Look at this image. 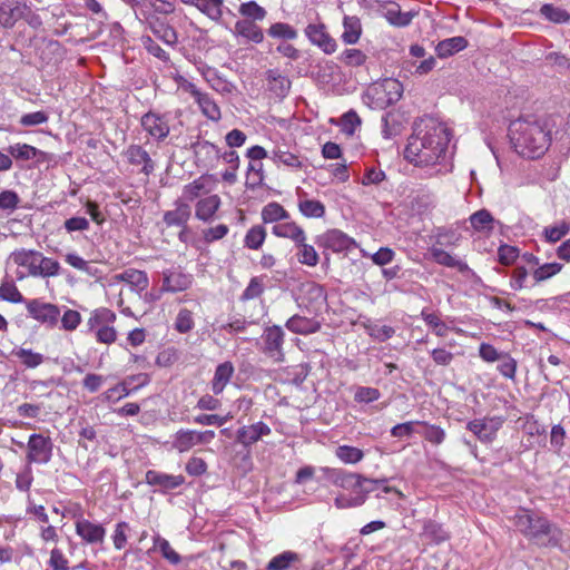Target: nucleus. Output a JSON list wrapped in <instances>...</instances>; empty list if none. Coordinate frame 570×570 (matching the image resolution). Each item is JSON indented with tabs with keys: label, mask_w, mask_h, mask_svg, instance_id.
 Wrapping results in <instances>:
<instances>
[{
	"label": "nucleus",
	"mask_w": 570,
	"mask_h": 570,
	"mask_svg": "<svg viewBox=\"0 0 570 570\" xmlns=\"http://www.w3.org/2000/svg\"><path fill=\"white\" fill-rule=\"evenodd\" d=\"M450 136L444 124L428 119L423 128H416L410 136L404 156L416 166L434 165L445 154Z\"/></svg>",
	"instance_id": "1"
},
{
	"label": "nucleus",
	"mask_w": 570,
	"mask_h": 570,
	"mask_svg": "<svg viewBox=\"0 0 570 570\" xmlns=\"http://www.w3.org/2000/svg\"><path fill=\"white\" fill-rule=\"evenodd\" d=\"M509 138L514 150L530 159L543 156L551 141L550 131L533 116L511 121Z\"/></svg>",
	"instance_id": "2"
},
{
	"label": "nucleus",
	"mask_w": 570,
	"mask_h": 570,
	"mask_svg": "<svg viewBox=\"0 0 570 570\" xmlns=\"http://www.w3.org/2000/svg\"><path fill=\"white\" fill-rule=\"evenodd\" d=\"M326 480L333 485L351 491L354 495L338 494L334 499L337 509L358 508L366 502L367 495L386 479H370L360 473L347 472L343 469L324 468Z\"/></svg>",
	"instance_id": "3"
},
{
	"label": "nucleus",
	"mask_w": 570,
	"mask_h": 570,
	"mask_svg": "<svg viewBox=\"0 0 570 570\" xmlns=\"http://www.w3.org/2000/svg\"><path fill=\"white\" fill-rule=\"evenodd\" d=\"M514 527L529 540L542 547H558L562 539L561 529L546 517L521 509L513 517Z\"/></svg>",
	"instance_id": "4"
},
{
	"label": "nucleus",
	"mask_w": 570,
	"mask_h": 570,
	"mask_svg": "<svg viewBox=\"0 0 570 570\" xmlns=\"http://www.w3.org/2000/svg\"><path fill=\"white\" fill-rule=\"evenodd\" d=\"M402 94V83L396 79L389 78L370 88L364 95V98H372L375 107L383 108L397 102Z\"/></svg>",
	"instance_id": "5"
},
{
	"label": "nucleus",
	"mask_w": 570,
	"mask_h": 570,
	"mask_svg": "<svg viewBox=\"0 0 570 570\" xmlns=\"http://www.w3.org/2000/svg\"><path fill=\"white\" fill-rule=\"evenodd\" d=\"M28 315L48 328H55L60 318V308L38 298L26 302Z\"/></svg>",
	"instance_id": "6"
},
{
	"label": "nucleus",
	"mask_w": 570,
	"mask_h": 570,
	"mask_svg": "<svg viewBox=\"0 0 570 570\" xmlns=\"http://www.w3.org/2000/svg\"><path fill=\"white\" fill-rule=\"evenodd\" d=\"M53 442L50 436L33 433L29 436L27 443L26 459L29 464H47L51 461Z\"/></svg>",
	"instance_id": "7"
},
{
	"label": "nucleus",
	"mask_w": 570,
	"mask_h": 570,
	"mask_svg": "<svg viewBox=\"0 0 570 570\" xmlns=\"http://www.w3.org/2000/svg\"><path fill=\"white\" fill-rule=\"evenodd\" d=\"M503 423L504 419L501 416H485L469 421L466 429L472 432L480 442L491 443Z\"/></svg>",
	"instance_id": "8"
},
{
	"label": "nucleus",
	"mask_w": 570,
	"mask_h": 570,
	"mask_svg": "<svg viewBox=\"0 0 570 570\" xmlns=\"http://www.w3.org/2000/svg\"><path fill=\"white\" fill-rule=\"evenodd\" d=\"M215 438L213 430L195 431V430H179L174 435L173 446L180 453L187 452L195 445L208 444Z\"/></svg>",
	"instance_id": "9"
},
{
	"label": "nucleus",
	"mask_w": 570,
	"mask_h": 570,
	"mask_svg": "<svg viewBox=\"0 0 570 570\" xmlns=\"http://www.w3.org/2000/svg\"><path fill=\"white\" fill-rule=\"evenodd\" d=\"M285 333L278 325L268 326L262 335L264 346L263 352L275 362H283L285 358L283 344Z\"/></svg>",
	"instance_id": "10"
},
{
	"label": "nucleus",
	"mask_w": 570,
	"mask_h": 570,
	"mask_svg": "<svg viewBox=\"0 0 570 570\" xmlns=\"http://www.w3.org/2000/svg\"><path fill=\"white\" fill-rule=\"evenodd\" d=\"M140 124L144 130H146L157 141L165 140L170 132L167 117L158 112H146L142 115Z\"/></svg>",
	"instance_id": "11"
},
{
	"label": "nucleus",
	"mask_w": 570,
	"mask_h": 570,
	"mask_svg": "<svg viewBox=\"0 0 570 570\" xmlns=\"http://www.w3.org/2000/svg\"><path fill=\"white\" fill-rule=\"evenodd\" d=\"M29 11L24 0H4L0 4V24L12 28Z\"/></svg>",
	"instance_id": "12"
},
{
	"label": "nucleus",
	"mask_w": 570,
	"mask_h": 570,
	"mask_svg": "<svg viewBox=\"0 0 570 570\" xmlns=\"http://www.w3.org/2000/svg\"><path fill=\"white\" fill-rule=\"evenodd\" d=\"M320 246L334 253L348 252L356 246L355 240L340 229H330L318 237Z\"/></svg>",
	"instance_id": "13"
},
{
	"label": "nucleus",
	"mask_w": 570,
	"mask_h": 570,
	"mask_svg": "<svg viewBox=\"0 0 570 570\" xmlns=\"http://www.w3.org/2000/svg\"><path fill=\"white\" fill-rule=\"evenodd\" d=\"M145 482L153 487H158L159 491L166 493L167 491L177 489L185 483V476L181 474L173 475L156 470H148L145 474Z\"/></svg>",
	"instance_id": "14"
},
{
	"label": "nucleus",
	"mask_w": 570,
	"mask_h": 570,
	"mask_svg": "<svg viewBox=\"0 0 570 570\" xmlns=\"http://www.w3.org/2000/svg\"><path fill=\"white\" fill-rule=\"evenodd\" d=\"M124 156L128 163L132 166H141L140 173L145 176H149L154 173L156 164L151 159L150 155L140 145L131 144L124 151Z\"/></svg>",
	"instance_id": "15"
},
{
	"label": "nucleus",
	"mask_w": 570,
	"mask_h": 570,
	"mask_svg": "<svg viewBox=\"0 0 570 570\" xmlns=\"http://www.w3.org/2000/svg\"><path fill=\"white\" fill-rule=\"evenodd\" d=\"M146 24L153 35L166 45L175 46L178 42L177 32L164 19L151 14L146 18Z\"/></svg>",
	"instance_id": "16"
},
{
	"label": "nucleus",
	"mask_w": 570,
	"mask_h": 570,
	"mask_svg": "<svg viewBox=\"0 0 570 570\" xmlns=\"http://www.w3.org/2000/svg\"><path fill=\"white\" fill-rule=\"evenodd\" d=\"M271 432V428L266 423L259 421L252 425L238 429L236 433V441L243 446L249 448L258 442L263 436L269 435Z\"/></svg>",
	"instance_id": "17"
},
{
	"label": "nucleus",
	"mask_w": 570,
	"mask_h": 570,
	"mask_svg": "<svg viewBox=\"0 0 570 570\" xmlns=\"http://www.w3.org/2000/svg\"><path fill=\"white\" fill-rule=\"evenodd\" d=\"M191 148L198 166L209 167L220 159V149L208 140H197Z\"/></svg>",
	"instance_id": "18"
},
{
	"label": "nucleus",
	"mask_w": 570,
	"mask_h": 570,
	"mask_svg": "<svg viewBox=\"0 0 570 570\" xmlns=\"http://www.w3.org/2000/svg\"><path fill=\"white\" fill-rule=\"evenodd\" d=\"M174 206V209L164 213V224L167 227H185L191 216V207L184 199H176Z\"/></svg>",
	"instance_id": "19"
},
{
	"label": "nucleus",
	"mask_w": 570,
	"mask_h": 570,
	"mask_svg": "<svg viewBox=\"0 0 570 570\" xmlns=\"http://www.w3.org/2000/svg\"><path fill=\"white\" fill-rule=\"evenodd\" d=\"M76 533L89 544L102 543L106 529L101 524L94 523L87 519H80L76 522Z\"/></svg>",
	"instance_id": "20"
},
{
	"label": "nucleus",
	"mask_w": 570,
	"mask_h": 570,
	"mask_svg": "<svg viewBox=\"0 0 570 570\" xmlns=\"http://www.w3.org/2000/svg\"><path fill=\"white\" fill-rule=\"evenodd\" d=\"M305 32L309 41L325 53L331 55L336 50V41L326 32L323 24H308Z\"/></svg>",
	"instance_id": "21"
},
{
	"label": "nucleus",
	"mask_w": 570,
	"mask_h": 570,
	"mask_svg": "<svg viewBox=\"0 0 570 570\" xmlns=\"http://www.w3.org/2000/svg\"><path fill=\"white\" fill-rule=\"evenodd\" d=\"M189 92L199 106L204 116L213 121H218L220 119V109L208 94L200 91L194 85H190Z\"/></svg>",
	"instance_id": "22"
},
{
	"label": "nucleus",
	"mask_w": 570,
	"mask_h": 570,
	"mask_svg": "<svg viewBox=\"0 0 570 570\" xmlns=\"http://www.w3.org/2000/svg\"><path fill=\"white\" fill-rule=\"evenodd\" d=\"M193 284V276L181 272L164 273L163 292H181L189 288Z\"/></svg>",
	"instance_id": "23"
},
{
	"label": "nucleus",
	"mask_w": 570,
	"mask_h": 570,
	"mask_svg": "<svg viewBox=\"0 0 570 570\" xmlns=\"http://www.w3.org/2000/svg\"><path fill=\"white\" fill-rule=\"evenodd\" d=\"M267 87L278 98H284L291 90L292 82L277 69H269L266 71Z\"/></svg>",
	"instance_id": "24"
},
{
	"label": "nucleus",
	"mask_w": 570,
	"mask_h": 570,
	"mask_svg": "<svg viewBox=\"0 0 570 570\" xmlns=\"http://www.w3.org/2000/svg\"><path fill=\"white\" fill-rule=\"evenodd\" d=\"M286 328L295 334L308 335L320 331L321 323L315 318L293 315L285 324Z\"/></svg>",
	"instance_id": "25"
},
{
	"label": "nucleus",
	"mask_w": 570,
	"mask_h": 570,
	"mask_svg": "<svg viewBox=\"0 0 570 570\" xmlns=\"http://www.w3.org/2000/svg\"><path fill=\"white\" fill-rule=\"evenodd\" d=\"M220 204L222 202L218 195H210L199 199L195 206V217L204 223L212 222Z\"/></svg>",
	"instance_id": "26"
},
{
	"label": "nucleus",
	"mask_w": 570,
	"mask_h": 570,
	"mask_svg": "<svg viewBox=\"0 0 570 570\" xmlns=\"http://www.w3.org/2000/svg\"><path fill=\"white\" fill-rule=\"evenodd\" d=\"M7 151L11 155L12 160L17 163L28 161L31 159H43L46 153L28 144H13L7 148Z\"/></svg>",
	"instance_id": "27"
},
{
	"label": "nucleus",
	"mask_w": 570,
	"mask_h": 570,
	"mask_svg": "<svg viewBox=\"0 0 570 570\" xmlns=\"http://www.w3.org/2000/svg\"><path fill=\"white\" fill-rule=\"evenodd\" d=\"M430 254L432 259L439 265L455 268L461 273H465L469 271V266L465 262L456 258L455 256L451 255L450 253L445 252L440 247H431Z\"/></svg>",
	"instance_id": "28"
},
{
	"label": "nucleus",
	"mask_w": 570,
	"mask_h": 570,
	"mask_svg": "<svg viewBox=\"0 0 570 570\" xmlns=\"http://www.w3.org/2000/svg\"><path fill=\"white\" fill-rule=\"evenodd\" d=\"M234 365L232 362L226 361L224 363H220L214 373V377L212 381V391L215 395L220 394L227 383L230 381L233 374H234Z\"/></svg>",
	"instance_id": "29"
},
{
	"label": "nucleus",
	"mask_w": 570,
	"mask_h": 570,
	"mask_svg": "<svg viewBox=\"0 0 570 570\" xmlns=\"http://www.w3.org/2000/svg\"><path fill=\"white\" fill-rule=\"evenodd\" d=\"M235 33L255 43H261L264 40L262 28L249 19L238 20L235 23Z\"/></svg>",
	"instance_id": "30"
},
{
	"label": "nucleus",
	"mask_w": 570,
	"mask_h": 570,
	"mask_svg": "<svg viewBox=\"0 0 570 570\" xmlns=\"http://www.w3.org/2000/svg\"><path fill=\"white\" fill-rule=\"evenodd\" d=\"M423 528L421 535L435 544H440L450 539L449 532L443 525L432 519L422 521Z\"/></svg>",
	"instance_id": "31"
},
{
	"label": "nucleus",
	"mask_w": 570,
	"mask_h": 570,
	"mask_svg": "<svg viewBox=\"0 0 570 570\" xmlns=\"http://www.w3.org/2000/svg\"><path fill=\"white\" fill-rule=\"evenodd\" d=\"M272 232L277 237L289 238L295 244L306 239L305 232L294 222L278 223L273 226Z\"/></svg>",
	"instance_id": "32"
},
{
	"label": "nucleus",
	"mask_w": 570,
	"mask_h": 570,
	"mask_svg": "<svg viewBox=\"0 0 570 570\" xmlns=\"http://www.w3.org/2000/svg\"><path fill=\"white\" fill-rule=\"evenodd\" d=\"M468 40L462 36L444 39L435 47V52L440 58H448L468 47Z\"/></svg>",
	"instance_id": "33"
},
{
	"label": "nucleus",
	"mask_w": 570,
	"mask_h": 570,
	"mask_svg": "<svg viewBox=\"0 0 570 570\" xmlns=\"http://www.w3.org/2000/svg\"><path fill=\"white\" fill-rule=\"evenodd\" d=\"M469 220L474 230L487 234H490L494 230L495 224H500L494 219L492 214L484 208L473 213Z\"/></svg>",
	"instance_id": "34"
},
{
	"label": "nucleus",
	"mask_w": 570,
	"mask_h": 570,
	"mask_svg": "<svg viewBox=\"0 0 570 570\" xmlns=\"http://www.w3.org/2000/svg\"><path fill=\"white\" fill-rule=\"evenodd\" d=\"M119 281L129 284L132 289L142 292L148 286V276L145 272L134 268H128L121 274L116 276Z\"/></svg>",
	"instance_id": "35"
},
{
	"label": "nucleus",
	"mask_w": 570,
	"mask_h": 570,
	"mask_svg": "<svg viewBox=\"0 0 570 570\" xmlns=\"http://www.w3.org/2000/svg\"><path fill=\"white\" fill-rule=\"evenodd\" d=\"M271 159L277 165L282 164L295 169H299L303 166L301 157L285 149V146H276L272 150Z\"/></svg>",
	"instance_id": "36"
},
{
	"label": "nucleus",
	"mask_w": 570,
	"mask_h": 570,
	"mask_svg": "<svg viewBox=\"0 0 570 570\" xmlns=\"http://www.w3.org/2000/svg\"><path fill=\"white\" fill-rule=\"evenodd\" d=\"M344 31L342 39L347 45L356 43L361 37V21L355 16H345L343 19Z\"/></svg>",
	"instance_id": "37"
},
{
	"label": "nucleus",
	"mask_w": 570,
	"mask_h": 570,
	"mask_svg": "<svg viewBox=\"0 0 570 570\" xmlns=\"http://www.w3.org/2000/svg\"><path fill=\"white\" fill-rule=\"evenodd\" d=\"M18 266L28 267L29 274L32 276L33 267H38L37 258L41 257V253L33 249L16 250L10 256Z\"/></svg>",
	"instance_id": "38"
},
{
	"label": "nucleus",
	"mask_w": 570,
	"mask_h": 570,
	"mask_svg": "<svg viewBox=\"0 0 570 570\" xmlns=\"http://www.w3.org/2000/svg\"><path fill=\"white\" fill-rule=\"evenodd\" d=\"M289 218L287 210L278 203L272 202L262 209V219L264 223H277Z\"/></svg>",
	"instance_id": "39"
},
{
	"label": "nucleus",
	"mask_w": 570,
	"mask_h": 570,
	"mask_svg": "<svg viewBox=\"0 0 570 570\" xmlns=\"http://www.w3.org/2000/svg\"><path fill=\"white\" fill-rule=\"evenodd\" d=\"M59 272L60 264L58 261L41 255V257H39L38 267H33L32 276L52 277L57 276Z\"/></svg>",
	"instance_id": "40"
},
{
	"label": "nucleus",
	"mask_w": 570,
	"mask_h": 570,
	"mask_svg": "<svg viewBox=\"0 0 570 570\" xmlns=\"http://www.w3.org/2000/svg\"><path fill=\"white\" fill-rule=\"evenodd\" d=\"M224 0H197L196 8L209 19L218 21L223 16Z\"/></svg>",
	"instance_id": "41"
},
{
	"label": "nucleus",
	"mask_w": 570,
	"mask_h": 570,
	"mask_svg": "<svg viewBox=\"0 0 570 570\" xmlns=\"http://www.w3.org/2000/svg\"><path fill=\"white\" fill-rule=\"evenodd\" d=\"M562 268V265L559 263H547L543 265H538L537 268L532 272L531 286H535L537 284L544 282L552 276L557 275Z\"/></svg>",
	"instance_id": "42"
},
{
	"label": "nucleus",
	"mask_w": 570,
	"mask_h": 570,
	"mask_svg": "<svg viewBox=\"0 0 570 570\" xmlns=\"http://www.w3.org/2000/svg\"><path fill=\"white\" fill-rule=\"evenodd\" d=\"M116 314L111 309L100 307L92 312L88 320V326L90 330H94L96 326H109V324H112L116 321Z\"/></svg>",
	"instance_id": "43"
},
{
	"label": "nucleus",
	"mask_w": 570,
	"mask_h": 570,
	"mask_svg": "<svg viewBox=\"0 0 570 570\" xmlns=\"http://www.w3.org/2000/svg\"><path fill=\"white\" fill-rule=\"evenodd\" d=\"M299 560V557L294 551H284L274 558L266 566V570H287L293 562Z\"/></svg>",
	"instance_id": "44"
},
{
	"label": "nucleus",
	"mask_w": 570,
	"mask_h": 570,
	"mask_svg": "<svg viewBox=\"0 0 570 570\" xmlns=\"http://www.w3.org/2000/svg\"><path fill=\"white\" fill-rule=\"evenodd\" d=\"M298 209L307 218H322L325 215L324 204L316 199L299 200Z\"/></svg>",
	"instance_id": "45"
},
{
	"label": "nucleus",
	"mask_w": 570,
	"mask_h": 570,
	"mask_svg": "<svg viewBox=\"0 0 570 570\" xmlns=\"http://www.w3.org/2000/svg\"><path fill=\"white\" fill-rule=\"evenodd\" d=\"M540 13L549 21L554 23H567L570 21V13L551 3H546L540 8Z\"/></svg>",
	"instance_id": "46"
},
{
	"label": "nucleus",
	"mask_w": 570,
	"mask_h": 570,
	"mask_svg": "<svg viewBox=\"0 0 570 570\" xmlns=\"http://www.w3.org/2000/svg\"><path fill=\"white\" fill-rule=\"evenodd\" d=\"M154 548L171 564H178L181 561V557L171 548L169 541L160 535L154 538Z\"/></svg>",
	"instance_id": "47"
},
{
	"label": "nucleus",
	"mask_w": 570,
	"mask_h": 570,
	"mask_svg": "<svg viewBox=\"0 0 570 570\" xmlns=\"http://www.w3.org/2000/svg\"><path fill=\"white\" fill-rule=\"evenodd\" d=\"M266 238V230L261 225L249 228L245 235L244 244L249 249H258L262 247Z\"/></svg>",
	"instance_id": "48"
},
{
	"label": "nucleus",
	"mask_w": 570,
	"mask_h": 570,
	"mask_svg": "<svg viewBox=\"0 0 570 570\" xmlns=\"http://www.w3.org/2000/svg\"><path fill=\"white\" fill-rule=\"evenodd\" d=\"M336 456L346 464H355L360 462L364 453L361 449L350 445H340L336 449Z\"/></svg>",
	"instance_id": "49"
},
{
	"label": "nucleus",
	"mask_w": 570,
	"mask_h": 570,
	"mask_svg": "<svg viewBox=\"0 0 570 570\" xmlns=\"http://www.w3.org/2000/svg\"><path fill=\"white\" fill-rule=\"evenodd\" d=\"M385 17L390 23L399 27H405L412 20L411 13L401 12L400 7L396 3H390L386 9Z\"/></svg>",
	"instance_id": "50"
},
{
	"label": "nucleus",
	"mask_w": 570,
	"mask_h": 570,
	"mask_svg": "<svg viewBox=\"0 0 570 570\" xmlns=\"http://www.w3.org/2000/svg\"><path fill=\"white\" fill-rule=\"evenodd\" d=\"M0 299L10 303H26L27 301L19 292L18 287L12 281H4L0 285Z\"/></svg>",
	"instance_id": "51"
},
{
	"label": "nucleus",
	"mask_w": 570,
	"mask_h": 570,
	"mask_svg": "<svg viewBox=\"0 0 570 570\" xmlns=\"http://www.w3.org/2000/svg\"><path fill=\"white\" fill-rule=\"evenodd\" d=\"M195 326L193 313L187 308H181L175 320L174 327L180 334L189 333Z\"/></svg>",
	"instance_id": "52"
},
{
	"label": "nucleus",
	"mask_w": 570,
	"mask_h": 570,
	"mask_svg": "<svg viewBox=\"0 0 570 570\" xmlns=\"http://www.w3.org/2000/svg\"><path fill=\"white\" fill-rule=\"evenodd\" d=\"M204 189L205 178L202 176L184 186L183 196L179 199H184L186 203L193 202L200 196Z\"/></svg>",
	"instance_id": "53"
},
{
	"label": "nucleus",
	"mask_w": 570,
	"mask_h": 570,
	"mask_svg": "<svg viewBox=\"0 0 570 570\" xmlns=\"http://www.w3.org/2000/svg\"><path fill=\"white\" fill-rule=\"evenodd\" d=\"M65 261L67 264L72 266L73 268L85 272L89 276H95L97 273V268L94 267L90 262L83 259L76 253H68L65 256Z\"/></svg>",
	"instance_id": "54"
},
{
	"label": "nucleus",
	"mask_w": 570,
	"mask_h": 570,
	"mask_svg": "<svg viewBox=\"0 0 570 570\" xmlns=\"http://www.w3.org/2000/svg\"><path fill=\"white\" fill-rule=\"evenodd\" d=\"M13 354L29 368H35L43 362V355L29 348H19Z\"/></svg>",
	"instance_id": "55"
},
{
	"label": "nucleus",
	"mask_w": 570,
	"mask_h": 570,
	"mask_svg": "<svg viewBox=\"0 0 570 570\" xmlns=\"http://www.w3.org/2000/svg\"><path fill=\"white\" fill-rule=\"evenodd\" d=\"M298 245L299 250L297 253V258L301 264L307 266H316L318 263V254L312 245L303 243H296Z\"/></svg>",
	"instance_id": "56"
},
{
	"label": "nucleus",
	"mask_w": 570,
	"mask_h": 570,
	"mask_svg": "<svg viewBox=\"0 0 570 570\" xmlns=\"http://www.w3.org/2000/svg\"><path fill=\"white\" fill-rule=\"evenodd\" d=\"M267 32L273 38L286 39V40H293L297 37L296 30L288 23H284V22H276V23L272 24Z\"/></svg>",
	"instance_id": "57"
},
{
	"label": "nucleus",
	"mask_w": 570,
	"mask_h": 570,
	"mask_svg": "<svg viewBox=\"0 0 570 570\" xmlns=\"http://www.w3.org/2000/svg\"><path fill=\"white\" fill-rule=\"evenodd\" d=\"M239 13L244 17L250 18L253 21H262L266 17L267 12L255 1H248L240 4Z\"/></svg>",
	"instance_id": "58"
},
{
	"label": "nucleus",
	"mask_w": 570,
	"mask_h": 570,
	"mask_svg": "<svg viewBox=\"0 0 570 570\" xmlns=\"http://www.w3.org/2000/svg\"><path fill=\"white\" fill-rule=\"evenodd\" d=\"M210 88L222 95H229L235 89V86L226 79L219 77L216 72H210L206 77Z\"/></svg>",
	"instance_id": "59"
},
{
	"label": "nucleus",
	"mask_w": 570,
	"mask_h": 570,
	"mask_svg": "<svg viewBox=\"0 0 570 570\" xmlns=\"http://www.w3.org/2000/svg\"><path fill=\"white\" fill-rule=\"evenodd\" d=\"M419 423L425 428V430L423 432V438L426 441H429L435 445L443 443L446 434H445V431L441 426L434 425V424H429L428 422H419Z\"/></svg>",
	"instance_id": "60"
},
{
	"label": "nucleus",
	"mask_w": 570,
	"mask_h": 570,
	"mask_svg": "<svg viewBox=\"0 0 570 570\" xmlns=\"http://www.w3.org/2000/svg\"><path fill=\"white\" fill-rule=\"evenodd\" d=\"M361 118L356 111L351 109L341 117V130L344 134L352 136L354 135L356 127L361 126Z\"/></svg>",
	"instance_id": "61"
},
{
	"label": "nucleus",
	"mask_w": 570,
	"mask_h": 570,
	"mask_svg": "<svg viewBox=\"0 0 570 570\" xmlns=\"http://www.w3.org/2000/svg\"><path fill=\"white\" fill-rule=\"evenodd\" d=\"M338 59L346 66L358 67L366 61V55L358 49H346L340 55Z\"/></svg>",
	"instance_id": "62"
},
{
	"label": "nucleus",
	"mask_w": 570,
	"mask_h": 570,
	"mask_svg": "<svg viewBox=\"0 0 570 570\" xmlns=\"http://www.w3.org/2000/svg\"><path fill=\"white\" fill-rule=\"evenodd\" d=\"M421 316L424 320V322L426 323V325H429L430 327H432L434 330V332L438 336L442 337L445 335L448 327H446L445 323L442 322L435 313L430 312L429 309L424 308L421 312Z\"/></svg>",
	"instance_id": "63"
},
{
	"label": "nucleus",
	"mask_w": 570,
	"mask_h": 570,
	"mask_svg": "<svg viewBox=\"0 0 570 570\" xmlns=\"http://www.w3.org/2000/svg\"><path fill=\"white\" fill-rule=\"evenodd\" d=\"M381 397V392L375 387L357 386L354 393V401L357 403H372Z\"/></svg>",
	"instance_id": "64"
}]
</instances>
